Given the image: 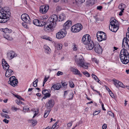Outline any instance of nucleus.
Wrapping results in <instances>:
<instances>
[{"label":"nucleus","instance_id":"ddd939ff","mask_svg":"<svg viewBox=\"0 0 129 129\" xmlns=\"http://www.w3.org/2000/svg\"><path fill=\"white\" fill-rule=\"evenodd\" d=\"M127 38H124L122 41V47L123 49H126V50L129 48V46L128 44Z\"/></svg>","mask_w":129,"mask_h":129},{"label":"nucleus","instance_id":"7ed1b4c3","mask_svg":"<svg viewBox=\"0 0 129 129\" xmlns=\"http://www.w3.org/2000/svg\"><path fill=\"white\" fill-rule=\"evenodd\" d=\"M120 57L121 61L124 64H126L129 62V54L125 49H123L120 51Z\"/></svg>","mask_w":129,"mask_h":129},{"label":"nucleus","instance_id":"864d4df0","mask_svg":"<svg viewBox=\"0 0 129 129\" xmlns=\"http://www.w3.org/2000/svg\"><path fill=\"white\" fill-rule=\"evenodd\" d=\"M16 102L17 104L18 105H21L22 104H23V103L21 102L19 100H17Z\"/></svg>","mask_w":129,"mask_h":129},{"label":"nucleus","instance_id":"c85d7f7f","mask_svg":"<svg viewBox=\"0 0 129 129\" xmlns=\"http://www.w3.org/2000/svg\"><path fill=\"white\" fill-rule=\"evenodd\" d=\"M40 13L42 14H45L48 11V9H40Z\"/></svg>","mask_w":129,"mask_h":129},{"label":"nucleus","instance_id":"052dcab7","mask_svg":"<svg viewBox=\"0 0 129 129\" xmlns=\"http://www.w3.org/2000/svg\"><path fill=\"white\" fill-rule=\"evenodd\" d=\"M69 90H67V91H64V96H66L68 94V92H69Z\"/></svg>","mask_w":129,"mask_h":129},{"label":"nucleus","instance_id":"5701e85b","mask_svg":"<svg viewBox=\"0 0 129 129\" xmlns=\"http://www.w3.org/2000/svg\"><path fill=\"white\" fill-rule=\"evenodd\" d=\"M95 0H87L86 5L89 6H92L95 2Z\"/></svg>","mask_w":129,"mask_h":129},{"label":"nucleus","instance_id":"680f3d73","mask_svg":"<svg viewBox=\"0 0 129 129\" xmlns=\"http://www.w3.org/2000/svg\"><path fill=\"white\" fill-rule=\"evenodd\" d=\"M128 32H127L126 34V36L127 40L129 41V31H128Z\"/></svg>","mask_w":129,"mask_h":129},{"label":"nucleus","instance_id":"3c124183","mask_svg":"<svg viewBox=\"0 0 129 129\" xmlns=\"http://www.w3.org/2000/svg\"><path fill=\"white\" fill-rule=\"evenodd\" d=\"M109 92L110 95L111 96V97H112V98H114L115 96L112 92L110 90L109 91Z\"/></svg>","mask_w":129,"mask_h":129},{"label":"nucleus","instance_id":"6e6d98bb","mask_svg":"<svg viewBox=\"0 0 129 129\" xmlns=\"http://www.w3.org/2000/svg\"><path fill=\"white\" fill-rule=\"evenodd\" d=\"M73 93H71L70 94L69 98V99L70 100L72 99L73 98Z\"/></svg>","mask_w":129,"mask_h":129},{"label":"nucleus","instance_id":"5fc2aeb1","mask_svg":"<svg viewBox=\"0 0 129 129\" xmlns=\"http://www.w3.org/2000/svg\"><path fill=\"white\" fill-rule=\"evenodd\" d=\"M63 73L61 71H59L56 73V75L57 76H59V75H63Z\"/></svg>","mask_w":129,"mask_h":129},{"label":"nucleus","instance_id":"e433bc0d","mask_svg":"<svg viewBox=\"0 0 129 129\" xmlns=\"http://www.w3.org/2000/svg\"><path fill=\"white\" fill-rule=\"evenodd\" d=\"M57 122H56L54 125H53L52 127L50 128L51 129H54V128H57L59 126L58 125H57Z\"/></svg>","mask_w":129,"mask_h":129},{"label":"nucleus","instance_id":"4c0bfd02","mask_svg":"<svg viewBox=\"0 0 129 129\" xmlns=\"http://www.w3.org/2000/svg\"><path fill=\"white\" fill-rule=\"evenodd\" d=\"M1 115L2 117H5L7 119H9L10 118L9 116L6 114H4L3 113L1 114Z\"/></svg>","mask_w":129,"mask_h":129},{"label":"nucleus","instance_id":"69168bd1","mask_svg":"<svg viewBox=\"0 0 129 129\" xmlns=\"http://www.w3.org/2000/svg\"><path fill=\"white\" fill-rule=\"evenodd\" d=\"M3 121L6 123H8L9 122V120L7 119H5L3 120Z\"/></svg>","mask_w":129,"mask_h":129},{"label":"nucleus","instance_id":"f704fd0d","mask_svg":"<svg viewBox=\"0 0 129 129\" xmlns=\"http://www.w3.org/2000/svg\"><path fill=\"white\" fill-rule=\"evenodd\" d=\"M50 111L49 110H46L45 111V113L44 115V117L45 118L47 117V116L49 115Z\"/></svg>","mask_w":129,"mask_h":129},{"label":"nucleus","instance_id":"13d9d810","mask_svg":"<svg viewBox=\"0 0 129 129\" xmlns=\"http://www.w3.org/2000/svg\"><path fill=\"white\" fill-rule=\"evenodd\" d=\"M42 18L43 19L45 20L48 18V16L47 15H43L42 17Z\"/></svg>","mask_w":129,"mask_h":129},{"label":"nucleus","instance_id":"c9c22d12","mask_svg":"<svg viewBox=\"0 0 129 129\" xmlns=\"http://www.w3.org/2000/svg\"><path fill=\"white\" fill-rule=\"evenodd\" d=\"M29 111V109L26 106L23 107V111L24 112H28Z\"/></svg>","mask_w":129,"mask_h":129},{"label":"nucleus","instance_id":"a211bd4d","mask_svg":"<svg viewBox=\"0 0 129 129\" xmlns=\"http://www.w3.org/2000/svg\"><path fill=\"white\" fill-rule=\"evenodd\" d=\"M17 56V54L13 51H10L7 54V57L9 60L12 59Z\"/></svg>","mask_w":129,"mask_h":129},{"label":"nucleus","instance_id":"423d86ee","mask_svg":"<svg viewBox=\"0 0 129 129\" xmlns=\"http://www.w3.org/2000/svg\"><path fill=\"white\" fill-rule=\"evenodd\" d=\"M82 28V25L80 23H77L73 26L71 27L72 32L77 33Z\"/></svg>","mask_w":129,"mask_h":129},{"label":"nucleus","instance_id":"393cba45","mask_svg":"<svg viewBox=\"0 0 129 129\" xmlns=\"http://www.w3.org/2000/svg\"><path fill=\"white\" fill-rule=\"evenodd\" d=\"M62 45L61 43H56L55 44V48L58 50H60L62 48Z\"/></svg>","mask_w":129,"mask_h":129},{"label":"nucleus","instance_id":"8fccbe9b","mask_svg":"<svg viewBox=\"0 0 129 129\" xmlns=\"http://www.w3.org/2000/svg\"><path fill=\"white\" fill-rule=\"evenodd\" d=\"M83 73L84 75H85L86 76L88 77H89L90 75L86 71L83 72Z\"/></svg>","mask_w":129,"mask_h":129},{"label":"nucleus","instance_id":"58836bf2","mask_svg":"<svg viewBox=\"0 0 129 129\" xmlns=\"http://www.w3.org/2000/svg\"><path fill=\"white\" fill-rule=\"evenodd\" d=\"M72 49L73 51H76L77 49V46L75 44H73L72 46Z\"/></svg>","mask_w":129,"mask_h":129},{"label":"nucleus","instance_id":"20e7f679","mask_svg":"<svg viewBox=\"0 0 129 129\" xmlns=\"http://www.w3.org/2000/svg\"><path fill=\"white\" fill-rule=\"evenodd\" d=\"M2 64L3 68L5 70H7L5 74V76L7 77H9L13 75V71L9 68V66L5 59L2 60Z\"/></svg>","mask_w":129,"mask_h":129},{"label":"nucleus","instance_id":"603ef678","mask_svg":"<svg viewBox=\"0 0 129 129\" xmlns=\"http://www.w3.org/2000/svg\"><path fill=\"white\" fill-rule=\"evenodd\" d=\"M118 84V87L119 86L121 87H124V85L123 83L119 81Z\"/></svg>","mask_w":129,"mask_h":129},{"label":"nucleus","instance_id":"2f4dec72","mask_svg":"<svg viewBox=\"0 0 129 129\" xmlns=\"http://www.w3.org/2000/svg\"><path fill=\"white\" fill-rule=\"evenodd\" d=\"M42 38L47 40H49L50 41H51L52 40L51 38H49V37L46 36H42Z\"/></svg>","mask_w":129,"mask_h":129},{"label":"nucleus","instance_id":"2eb2a0df","mask_svg":"<svg viewBox=\"0 0 129 129\" xmlns=\"http://www.w3.org/2000/svg\"><path fill=\"white\" fill-rule=\"evenodd\" d=\"M71 70L74 74L79 75L80 77L82 76V75L80 73V71L76 68L73 67H71Z\"/></svg>","mask_w":129,"mask_h":129},{"label":"nucleus","instance_id":"b1692460","mask_svg":"<svg viewBox=\"0 0 129 129\" xmlns=\"http://www.w3.org/2000/svg\"><path fill=\"white\" fill-rule=\"evenodd\" d=\"M66 17L65 14L64 13L61 14L59 16V21H62L66 19Z\"/></svg>","mask_w":129,"mask_h":129},{"label":"nucleus","instance_id":"a878e982","mask_svg":"<svg viewBox=\"0 0 129 129\" xmlns=\"http://www.w3.org/2000/svg\"><path fill=\"white\" fill-rule=\"evenodd\" d=\"M4 37V38L9 41H12L13 39V38L10 35L7 34L5 35Z\"/></svg>","mask_w":129,"mask_h":129},{"label":"nucleus","instance_id":"39448f33","mask_svg":"<svg viewBox=\"0 0 129 129\" xmlns=\"http://www.w3.org/2000/svg\"><path fill=\"white\" fill-rule=\"evenodd\" d=\"M110 20V25L109 28L110 30L114 32H116L118 29V23L117 21L115 19Z\"/></svg>","mask_w":129,"mask_h":129},{"label":"nucleus","instance_id":"338daca9","mask_svg":"<svg viewBox=\"0 0 129 129\" xmlns=\"http://www.w3.org/2000/svg\"><path fill=\"white\" fill-rule=\"evenodd\" d=\"M61 84L62 86H65L67 85H68V83L66 82H64L63 83H62Z\"/></svg>","mask_w":129,"mask_h":129},{"label":"nucleus","instance_id":"aec40b11","mask_svg":"<svg viewBox=\"0 0 129 129\" xmlns=\"http://www.w3.org/2000/svg\"><path fill=\"white\" fill-rule=\"evenodd\" d=\"M61 87V86L60 84H58L53 85L51 87V89L52 90L53 88L54 90H58Z\"/></svg>","mask_w":129,"mask_h":129},{"label":"nucleus","instance_id":"49530a36","mask_svg":"<svg viewBox=\"0 0 129 129\" xmlns=\"http://www.w3.org/2000/svg\"><path fill=\"white\" fill-rule=\"evenodd\" d=\"M92 61L93 62H94L97 64H98L99 63V61L95 58H92Z\"/></svg>","mask_w":129,"mask_h":129},{"label":"nucleus","instance_id":"c756f323","mask_svg":"<svg viewBox=\"0 0 129 129\" xmlns=\"http://www.w3.org/2000/svg\"><path fill=\"white\" fill-rule=\"evenodd\" d=\"M92 76L93 78L94 79V80L97 82H98L99 83H100L99 82L100 80L95 75L92 74Z\"/></svg>","mask_w":129,"mask_h":129},{"label":"nucleus","instance_id":"4be33fe9","mask_svg":"<svg viewBox=\"0 0 129 129\" xmlns=\"http://www.w3.org/2000/svg\"><path fill=\"white\" fill-rule=\"evenodd\" d=\"M72 22L71 21L68 20L64 24L63 26L66 28H68V27L71 26Z\"/></svg>","mask_w":129,"mask_h":129},{"label":"nucleus","instance_id":"72a5a7b5","mask_svg":"<svg viewBox=\"0 0 129 129\" xmlns=\"http://www.w3.org/2000/svg\"><path fill=\"white\" fill-rule=\"evenodd\" d=\"M69 86L71 88H73L75 87V85L72 81L70 80L69 81Z\"/></svg>","mask_w":129,"mask_h":129},{"label":"nucleus","instance_id":"f3484780","mask_svg":"<svg viewBox=\"0 0 129 129\" xmlns=\"http://www.w3.org/2000/svg\"><path fill=\"white\" fill-rule=\"evenodd\" d=\"M55 104L54 100L51 99L48 100V102L46 103V106L48 108H51Z\"/></svg>","mask_w":129,"mask_h":129},{"label":"nucleus","instance_id":"dca6fc26","mask_svg":"<svg viewBox=\"0 0 129 129\" xmlns=\"http://www.w3.org/2000/svg\"><path fill=\"white\" fill-rule=\"evenodd\" d=\"M94 50L96 53L99 54L101 53L102 51L101 47L98 43H97L95 44Z\"/></svg>","mask_w":129,"mask_h":129},{"label":"nucleus","instance_id":"79ce46f5","mask_svg":"<svg viewBox=\"0 0 129 129\" xmlns=\"http://www.w3.org/2000/svg\"><path fill=\"white\" fill-rule=\"evenodd\" d=\"M126 7V6L123 3L121 4L118 6V8H125Z\"/></svg>","mask_w":129,"mask_h":129},{"label":"nucleus","instance_id":"a19ab883","mask_svg":"<svg viewBox=\"0 0 129 129\" xmlns=\"http://www.w3.org/2000/svg\"><path fill=\"white\" fill-rule=\"evenodd\" d=\"M50 91V90H44L42 91V93L44 95L47 94V92H49Z\"/></svg>","mask_w":129,"mask_h":129},{"label":"nucleus","instance_id":"ea45409f","mask_svg":"<svg viewBox=\"0 0 129 129\" xmlns=\"http://www.w3.org/2000/svg\"><path fill=\"white\" fill-rule=\"evenodd\" d=\"M31 124H32L33 126H35L37 123V121L35 120H32L31 121Z\"/></svg>","mask_w":129,"mask_h":129},{"label":"nucleus","instance_id":"7c9ffc66","mask_svg":"<svg viewBox=\"0 0 129 129\" xmlns=\"http://www.w3.org/2000/svg\"><path fill=\"white\" fill-rule=\"evenodd\" d=\"M101 33H102V34H101L102 37V39L103 40H106V34L103 32H100Z\"/></svg>","mask_w":129,"mask_h":129},{"label":"nucleus","instance_id":"1a4fd4ad","mask_svg":"<svg viewBox=\"0 0 129 129\" xmlns=\"http://www.w3.org/2000/svg\"><path fill=\"white\" fill-rule=\"evenodd\" d=\"M44 29L46 32H51L53 29V28L55 26L53 25V24L50 22L47 24H44Z\"/></svg>","mask_w":129,"mask_h":129},{"label":"nucleus","instance_id":"0e129e2a","mask_svg":"<svg viewBox=\"0 0 129 129\" xmlns=\"http://www.w3.org/2000/svg\"><path fill=\"white\" fill-rule=\"evenodd\" d=\"M45 96H46L47 98L51 96V94L49 92H47L46 94L45 95Z\"/></svg>","mask_w":129,"mask_h":129},{"label":"nucleus","instance_id":"4468645a","mask_svg":"<svg viewBox=\"0 0 129 129\" xmlns=\"http://www.w3.org/2000/svg\"><path fill=\"white\" fill-rule=\"evenodd\" d=\"M43 24H42L40 21L38 19H34L33 21V23L35 25L40 26H43L44 24H46V21L45 20L43 21Z\"/></svg>","mask_w":129,"mask_h":129},{"label":"nucleus","instance_id":"de8ad7c7","mask_svg":"<svg viewBox=\"0 0 129 129\" xmlns=\"http://www.w3.org/2000/svg\"><path fill=\"white\" fill-rule=\"evenodd\" d=\"M49 7L48 5H45L41 6L40 8H49Z\"/></svg>","mask_w":129,"mask_h":129},{"label":"nucleus","instance_id":"f8f14e48","mask_svg":"<svg viewBox=\"0 0 129 129\" xmlns=\"http://www.w3.org/2000/svg\"><path fill=\"white\" fill-rule=\"evenodd\" d=\"M65 36V30L64 29H62L57 33L56 37L57 39H60L63 38Z\"/></svg>","mask_w":129,"mask_h":129},{"label":"nucleus","instance_id":"412c9836","mask_svg":"<svg viewBox=\"0 0 129 129\" xmlns=\"http://www.w3.org/2000/svg\"><path fill=\"white\" fill-rule=\"evenodd\" d=\"M44 48L45 49V52L48 54H49L51 52V50L49 47L47 45H45L44 46Z\"/></svg>","mask_w":129,"mask_h":129},{"label":"nucleus","instance_id":"0eeeda50","mask_svg":"<svg viewBox=\"0 0 129 129\" xmlns=\"http://www.w3.org/2000/svg\"><path fill=\"white\" fill-rule=\"evenodd\" d=\"M8 83L13 87L16 86L18 83L17 79L15 78L14 76H12L9 78V81H8Z\"/></svg>","mask_w":129,"mask_h":129},{"label":"nucleus","instance_id":"4d7b16f0","mask_svg":"<svg viewBox=\"0 0 129 129\" xmlns=\"http://www.w3.org/2000/svg\"><path fill=\"white\" fill-rule=\"evenodd\" d=\"M100 112V111H98L94 112L93 113V115H95L98 114Z\"/></svg>","mask_w":129,"mask_h":129},{"label":"nucleus","instance_id":"a18cd8bd","mask_svg":"<svg viewBox=\"0 0 129 129\" xmlns=\"http://www.w3.org/2000/svg\"><path fill=\"white\" fill-rule=\"evenodd\" d=\"M38 82V79H36L35 81L34 82H33V86L34 87H36L37 86V83Z\"/></svg>","mask_w":129,"mask_h":129},{"label":"nucleus","instance_id":"f257e3e1","mask_svg":"<svg viewBox=\"0 0 129 129\" xmlns=\"http://www.w3.org/2000/svg\"><path fill=\"white\" fill-rule=\"evenodd\" d=\"M75 60L76 64L80 68H83L84 69H87L90 65L89 63L84 62L83 57L80 55H76Z\"/></svg>","mask_w":129,"mask_h":129},{"label":"nucleus","instance_id":"cd10ccee","mask_svg":"<svg viewBox=\"0 0 129 129\" xmlns=\"http://www.w3.org/2000/svg\"><path fill=\"white\" fill-rule=\"evenodd\" d=\"M101 34H102V33L100 32L99 33H98L97 34V37L98 39L99 42H101L103 41L102 39V37H101Z\"/></svg>","mask_w":129,"mask_h":129},{"label":"nucleus","instance_id":"774afa93","mask_svg":"<svg viewBox=\"0 0 129 129\" xmlns=\"http://www.w3.org/2000/svg\"><path fill=\"white\" fill-rule=\"evenodd\" d=\"M72 125V124L71 122L67 124V126L68 127H70Z\"/></svg>","mask_w":129,"mask_h":129},{"label":"nucleus","instance_id":"bf43d9fd","mask_svg":"<svg viewBox=\"0 0 129 129\" xmlns=\"http://www.w3.org/2000/svg\"><path fill=\"white\" fill-rule=\"evenodd\" d=\"M107 124H106L105 123L102 125V128L103 129H106L107 128Z\"/></svg>","mask_w":129,"mask_h":129},{"label":"nucleus","instance_id":"37998d69","mask_svg":"<svg viewBox=\"0 0 129 129\" xmlns=\"http://www.w3.org/2000/svg\"><path fill=\"white\" fill-rule=\"evenodd\" d=\"M121 11H120L118 14V15L119 16H121L124 13V9H121Z\"/></svg>","mask_w":129,"mask_h":129},{"label":"nucleus","instance_id":"9b49d317","mask_svg":"<svg viewBox=\"0 0 129 129\" xmlns=\"http://www.w3.org/2000/svg\"><path fill=\"white\" fill-rule=\"evenodd\" d=\"M22 20L24 22L28 24H30V20L29 16L26 14H23L21 16Z\"/></svg>","mask_w":129,"mask_h":129},{"label":"nucleus","instance_id":"473e14b6","mask_svg":"<svg viewBox=\"0 0 129 129\" xmlns=\"http://www.w3.org/2000/svg\"><path fill=\"white\" fill-rule=\"evenodd\" d=\"M113 81L114 82V83L115 86L117 87H118V84L119 81L115 79H113Z\"/></svg>","mask_w":129,"mask_h":129},{"label":"nucleus","instance_id":"9d476101","mask_svg":"<svg viewBox=\"0 0 129 129\" xmlns=\"http://www.w3.org/2000/svg\"><path fill=\"white\" fill-rule=\"evenodd\" d=\"M90 36L88 34H86L84 35L82 37V41L83 44L87 45L91 41Z\"/></svg>","mask_w":129,"mask_h":129},{"label":"nucleus","instance_id":"c03bdc74","mask_svg":"<svg viewBox=\"0 0 129 129\" xmlns=\"http://www.w3.org/2000/svg\"><path fill=\"white\" fill-rule=\"evenodd\" d=\"M18 109V108H16L15 106H13L12 107L11 109L12 111H16Z\"/></svg>","mask_w":129,"mask_h":129},{"label":"nucleus","instance_id":"6ab92c4d","mask_svg":"<svg viewBox=\"0 0 129 129\" xmlns=\"http://www.w3.org/2000/svg\"><path fill=\"white\" fill-rule=\"evenodd\" d=\"M88 45L86 46V49L87 50H91L94 47L95 45L92 41H91L89 43H88Z\"/></svg>","mask_w":129,"mask_h":129},{"label":"nucleus","instance_id":"bb28decb","mask_svg":"<svg viewBox=\"0 0 129 129\" xmlns=\"http://www.w3.org/2000/svg\"><path fill=\"white\" fill-rule=\"evenodd\" d=\"M3 30L6 34L8 33H11L12 32V30L11 29H9L7 28L3 29Z\"/></svg>","mask_w":129,"mask_h":129},{"label":"nucleus","instance_id":"e2e57ef3","mask_svg":"<svg viewBox=\"0 0 129 129\" xmlns=\"http://www.w3.org/2000/svg\"><path fill=\"white\" fill-rule=\"evenodd\" d=\"M22 25L26 29L28 28V26L26 23H23Z\"/></svg>","mask_w":129,"mask_h":129},{"label":"nucleus","instance_id":"6e6552de","mask_svg":"<svg viewBox=\"0 0 129 129\" xmlns=\"http://www.w3.org/2000/svg\"><path fill=\"white\" fill-rule=\"evenodd\" d=\"M57 15L55 14H53L49 18V20L50 23L52 24H53V25L55 26L56 22L59 21Z\"/></svg>","mask_w":129,"mask_h":129},{"label":"nucleus","instance_id":"f03ea898","mask_svg":"<svg viewBox=\"0 0 129 129\" xmlns=\"http://www.w3.org/2000/svg\"><path fill=\"white\" fill-rule=\"evenodd\" d=\"M2 9L0 10V23H4L7 22L6 19L9 18L11 15L9 9Z\"/></svg>","mask_w":129,"mask_h":129},{"label":"nucleus","instance_id":"09e8293b","mask_svg":"<svg viewBox=\"0 0 129 129\" xmlns=\"http://www.w3.org/2000/svg\"><path fill=\"white\" fill-rule=\"evenodd\" d=\"M76 2H78V3L79 4H81L84 2L85 1V0H76Z\"/></svg>","mask_w":129,"mask_h":129}]
</instances>
